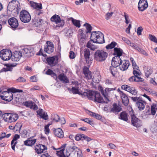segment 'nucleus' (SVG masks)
Instances as JSON below:
<instances>
[{"label":"nucleus","instance_id":"57","mask_svg":"<svg viewBox=\"0 0 157 157\" xmlns=\"http://www.w3.org/2000/svg\"><path fill=\"white\" fill-rule=\"evenodd\" d=\"M113 12L107 13L105 15V18L106 20H109L112 16Z\"/></svg>","mask_w":157,"mask_h":157},{"label":"nucleus","instance_id":"35","mask_svg":"<svg viewBox=\"0 0 157 157\" xmlns=\"http://www.w3.org/2000/svg\"><path fill=\"white\" fill-rule=\"evenodd\" d=\"M30 4L32 7L35 9H42V6L41 4H38L37 3L33 1H30Z\"/></svg>","mask_w":157,"mask_h":157},{"label":"nucleus","instance_id":"16","mask_svg":"<svg viewBox=\"0 0 157 157\" xmlns=\"http://www.w3.org/2000/svg\"><path fill=\"white\" fill-rule=\"evenodd\" d=\"M131 123L136 128H139L142 125V121L136 117L134 115H131Z\"/></svg>","mask_w":157,"mask_h":157},{"label":"nucleus","instance_id":"47","mask_svg":"<svg viewBox=\"0 0 157 157\" xmlns=\"http://www.w3.org/2000/svg\"><path fill=\"white\" fill-rule=\"evenodd\" d=\"M89 114L90 116L95 118L97 119L100 120L101 119V116H100L99 114L95 113H94L90 112Z\"/></svg>","mask_w":157,"mask_h":157},{"label":"nucleus","instance_id":"20","mask_svg":"<svg viewBox=\"0 0 157 157\" xmlns=\"http://www.w3.org/2000/svg\"><path fill=\"white\" fill-rule=\"evenodd\" d=\"M121 88L122 89L130 92L132 94L135 95L137 94V91L134 87L124 85L121 86Z\"/></svg>","mask_w":157,"mask_h":157},{"label":"nucleus","instance_id":"4","mask_svg":"<svg viewBox=\"0 0 157 157\" xmlns=\"http://www.w3.org/2000/svg\"><path fill=\"white\" fill-rule=\"evenodd\" d=\"M68 150L67 157H82V151L76 146L68 147Z\"/></svg>","mask_w":157,"mask_h":157},{"label":"nucleus","instance_id":"29","mask_svg":"<svg viewBox=\"0 0 157 157\" xmlns=\"http://www.w3.org/2000/svg\"><path fill=\"white\" fill-rule=\"evenodd\" d=\"M83 73L86 78L90 79L92 78L93 75L92 73L89 71V69L85 67L83 69Z\"/></svg>","mask_w":157,"mask_h":157},{"label":"nucleus","instance_id":"48","mask_svg":"<svg viewBox=\"0 0 157 157\" xmlns=\"http://www.w3.org/2000/svg\"><path fill=\"white\" fill-rule=\"evenodd\" d=\"M122 40L124 41L127 44L129 45L130 46L132 47H133L135 44L132 42H131L127 38L123 37L122 38Z\"/></svg>","mask_w":157,"mask_h":157},{"label":"nucleus","instance_id":"3","mask_svg":"<svg viewBox=\"0 0 157 157\" xmlns=\"http://www.w3.org/2000/svg\"><path fill=\"white\" fill-rule=\"evenodd\" d=\"M114 61H112V64L115 67L119 66L121 70L124 71L128 69L130 64L128 60H122L121 58L117 57L114 58Z\"/></svg>","mask_w":157,"mask_h":157},{"label":"nucleus","instance_id":"61","mask_svg":"<svg viewBox=\"0 0 157 157\" xmlns=\"http://www.w3.org/2000/svg\"><path fill=\"white\" fill-rule=\"evenodd\" d=\"M83 138L87 142H89L92 140L91 138L84 134H83Z\"/></svg>","mask_w":157,"mask_h":157},{"label":"nucleus","instance_id":"40","mask_svg":"<svg viewBox=\"0 0 157 157\" xmlns=\"http://www.w3.org/2000/svg\"><path fill=\"white\" fill-rule=\"evenodd\" d=\"M120 117L121 119L125 121H127L128 120V116L125 112H123L121 113Z\"/></svg>","mask_w":157,"mask_h":157},{"label":"nucleus","instance_id":"52","mask_svg":"<svg viewBox=\"0 0 157 157\" xmlns=\"http://www.w3.org/2000/svg\"><path fill=\"white\" fill-rule=\"evenodd\" d=\"M133 73V74L136 77H139V76L140 75H141V73L139 70H134Z\"/></svg>","mask_w":157,"mask_h":157},{"label":"nucleus","instance_id":"15","mask_svg":"<svg viewBox=\"0 0 157 157\" xmlns=\"http://www.w3.org/2000/svg\"><path fill=\"white\" fill-rule=\"evenodd\" d=\"M58 57L56 56L48 57L46 59L48 64L51 67L54 66L56 65L58 63Z\"/></svg>","mask_w":157,"mask_h":157},{"label":"nucleus","instance_id":"12","mask_svg":"<svg viewBox=\"0 0 157 157\" xmlns=\"http://www.w3.org/2000/svg\"><path fill=\"white\" fill-rule=\"evenodd\" d=\"M12 56L11 51L8 49H4L0 52V57L3 60H8L11 58Z\"/></svg>","mask_w":157,"mask_h":157},{"label":"nucleus","instance_id":"11","mask_svg":"<svg viewBox=\"0 0 157 157\" xmlns=\"http://www.w3.org/2000/svg\"><path fill=\"white\" fill-rule=\"evenodd\" d=\"M66 145V144H63L60 147L57 149L55 148L53 146L52 148L54 150H58L56 151V154L58 156L60 157H67L66 155H67L68 150V148L66 149V151L64 150Z\"/></svg>","mask_w":157,"mask_h":157},{"label":"nucleus","instance_id":"32","mask_svg":"<svg viewBox=\"0 0 157 157\" xmlns=\"http://www.w3.org/2000/svg\"><path fill=\"white\" fill-rule=\"evenodd\" d=\"M36 141V139H32L31 138H29L24 141V144L25 145L30 146L34 144Z\"/></svg>","mask_w":157,"mask_h":157},{"label":"nucleus","instance_id":"23","mask_svg":"<svg viewBox=\"0 0 157 157\" xmlns=\"http://www.w3.org/2000/svg\"><path fill=\"white\" fill-rule=\"evenodd\" d=\"M22 56V53L19 51L15 52L13 55L12 54L11 58L13 61H19L21 59Z\"/></svg>","mask_w":157,"mask_h":157},{"label":"nucleus","instance_id":"19","mask_svg":"<svg viewBox=\"0 0 157 157\" xmlns=\"http://www.w3.org/2000/svg\"><path fill=\"white\" fill-rule=\"evenodd\" d=\"M148 6L147 0H140L138 4L139 10L143 11L145 10Z\"/></svg>","mask_w":157,"mask_h":157},{"label":"nucleus","instance_id":"18","mask_svg":"<svg viewBox=\"0 0 157 157\" xmlns=\"http://www.w3.org/2000/svg\"><path fill=\"white\" fill-rule=\"evenodd\" d=\"M84 56L88 64L90 65L92 62V59L90 57V52L89 49H85L84 51Z\"/></svg>","mask_w":157,"mask_h":157},{"label":"nucleus","instance_id":"22","mask_svg":"<svg viewBox=\"0 0 157 157\" xmlns=\"http://www.w3.org/2000/svg\"><path fill=\"white\" fill-rule=\"evenodd\" d=\"M116 89V88H106L104 90V95H103V97L104 98L105 100L106 101H105L106 103H108L109 101V94L110 93V91L111 90H114Z\"/></svg>","mask_w":157,"mask_h":157},{"label":"nucleus","instance_id":"27","mask_svg":"<svg viewBox=\"0 0 157 157\" xmlns=\"http://www.w3.org/2000/svg\"><path fill=\"white\" fill-rule=\"evenodd\" d=\"M114 55H117L116 56H115L113 57L112 60V61H114L115 59H114V58H115L117 57H119V58H121V56L122 53H123V51L120 48H115L114 49Z\"/></svg>","mask_w":157,"mask_h":157},{"label":"nucleus","instance_id":"7","mask_svg":"<svg viewBox=\"0 0 157 157\" xmlns=\"http://www.w3.org/2000/svg\"><path fill=\"white\" fill-rule=\"evenodd\" d=\"M108 56V53L103 50H98L95 53L94 58L96 61L101 62L105 61Z\"/></svg>","mask_w":157,"mask_h":157},{"label":"nucleus","instance_id":"31","mask_svg":"<svg viewBox=\"0 0 157 157\" xmlns=\"http://www.w3.org/2000/svg\"><path fill=\"white\" fill-rule=\"evenodd\" d=\"M37 113L40 117L43 119L47 120L48 119V115L42 109H39L37 111Z\"/></svg>","mask_w":157,"mask_h":157},{"label":"nucleus","instance_id":"25","mask_svg":"<svg viewBox=\"0 0 157 157\" xmlns=\"http://www.w3.org/2000/svg\"><path fill=\"white\" fill-rule=\"evenodd\" d=\"M23 54L27 57L33 56V49L31 48H25L22 50Z\"/></svg>","mask_w":157,"mask_h":157},{"label":"nucleus","instance_id":"63","mask_svg":"<svg viewBox=\"0 0 157 157\" xmlns=\"http://www.w3.org/2000/svg\"><path fill=\"white\" fill-rule=\"evenodd\" d=\"M143 28L142 27H139L137 29V33L138 35H140L141 34V32L142 31Z\"/></svg>","mask_w":157,"mask_h":157},{"label":"nucleus","instance_id":"53","mask_svg":"<svg viewBox=\"0 0 157 157\" xmlns=\"http://www.w3.org/2000/svg\"><path fill=\"white\" fill-rule=\"evenodd\" d=\"M124 17L125 19V22L126 24H128L130 22V20L128 14L126 13H124Z\"/></svg>","mask_w":157,"mask_h":157},{"label":"nucleus","instance_id":"46","mask_svg":"<svg viewBox=\"0 0 157 157\" xmlns=\"http://www.w3.org/2000/svg\"><path fill=\"white\" fill-rule=\"evenodd\" d=\"M83 26L86 27V33H90L92 29V27L88 23H86Z\"/></svg>","mask_w":157,"mask_h":157},{"label":"nucleus","instance_id":"51","mask_svg":"<svg viewBox=\"0 0 157 157\" xmlns=\"http://www.w3.org/2000/svg\"><path fill=\"white\" fill-rule=\"evenodd\" d=\"M117 43L115 42H112L110 44L107 45L106 48L107 49H109L114 48L116 45Z\"/></svg>","mask_w":157,"mask_h":157},{"label":"nucleus","instance_id":"5","mask_svg":"<svg viewBox=\"0 0 157 157\" xmlns=\"http://www.w3.org/2000/svg\"><path fill=\"white\" fill-rule=\"evenodd\" d=\"M90 38L91 40L94 43L101 44L104 41V35L99 31L92 32L91 34Z\"/></svg>","mask_w":157,"mask_h":157},{"label":"nucleus","instance_id":"2","mask_svg":"<svg viewBox=\"0 0 157 157\" xmlns=\"http://www.w3.org/2000/svg\"><path fill=\"white\" fill-rule=\"evenodd\" d=\"M16 92H22V90L13 87L10 88L8 89V91L2 92L0 94V97L2 99L10 101L13 99V95L12 93Z\"/></svg>","mask_w":157,"mask_h":157},{"label":"nucleus","instance_id":"59","mask_svg":"<svg viewBox=\"0 0 157 157\" xmlns=\"http://www.w3.org/2000/svg\"><path fill=\"white\" fill-rule=\"evenodd\" d=\"M20 138V136L18 134H15L13 137V140H12V144L14 143L15 141H16L18 139Z\"/></svg>","mask_w":157,"mask_h":157},{"label":"nucleus","instance_id":"39","mask_svg":"<svg viewBox=\"0 0 157 157\" xmlns=\"http://www.w3.org/2000/svg\"><path fill=\"white\" fill-rule=\"evenodd\" d=\"M128 80L130 82H142L143 79L140 77H136L135 76H132L130 77Z\"/></svg>","mask_w":157,"mask_h":157},{"label":"nucleus","instance_id":"64","mask_svg":"<svg viewBox=\"0 0 157 157\" xmlns=\"http://www.w3.org/2000/svg\"><path fill=\"white\" fill-rule=\"evenodd\" d=\"M133 68L134 69L138 70L139 69V67L138 66L136 65L135 62H134L133 63H132Z\"/></svg>","mask_w":157,"mask_h":157},{"label":"nucleus","instance_id":"24","mask_svg":"<svg viewBox=\"0 0 157 157\" xmlns=\"http://www.w3.org/2000/svg\"><path fill=\"white\" fill-rule=\"evenodd\" d=\"M118 91L119 92L123 103L125 106H127L129 102V100L127 96L123 92L120 91L119 89H118Z\"/></svg>","mask_w":157,"mask_h":157},{"label":"nucleus","instance_id":"36","mask_svg":"<svg viewBox=\"0 0 157 157\" xmlns=\"http://www.w3.org/2000/svg\"><path fill=\"white\" fill-rule=\"evenodd\" d=\"M100 75L98 72H97L94 75V76H93V82L95 83H98L100 80Z\"/></svg>","mask_w":157,"mask_h":157},{"label":"nucleus","instance_id":"9","mask_svg":"<svg viewBox=\"0 0 157 157\" xmlns=\"http://www.w3.org/2000/svg\"><path fill=\"white\" fill-rule=\"evenodd\" d=\"M19 17L21 21L25 23L29 22L31 19V15L29 13L24 10H22L20 12Z\"/></svg>","mask_w":157,"mask_h":157},{"label":"nucleus","instance_id":"34","mask_svg":"<svg viewBox=\"0 0 157 157\" xmlns=\"http://www.w3.org/2000/svg\"><path fill=\"white\" fill-rule=\"evenodd\" d=\"M144 70L145 75L147 77H148L152 72V69L150 67H144Z\"/></svg>","mask_w":157,"mask_h":157},{"label":"nucleus","instance_id":"56","mask_svg":"<svg viewBox=\"0 0 157 157\" xmlns=\"http://www.w3.org/2000/svg\"><path fill=\"white\" fill-rule=\"evenodd\" d=\"M134 49H135L137 50L141 54L142 52L144 50L142 49L141 48H139L138 46L136 45H134L133 47Z\"/></svg>","mask_w":157,"mask_h":157},{"label":"nucleus","instance_id":"30","mask_svg":"<svg viewBox=\"0 0 157 157\" xmlns=\"http://www.w3.org/2000/svg\"><path fill=\"white\" fill-rule=\"evenodd\" d=\"M51 21L53 22L58 24L60 22H61V24L62 25H64V23L61 20L60 17L57 15L55 14L53 15L51 18Z\"/></svg>","mask_w":157,"mask_h":157},{"label":"nucleus","instance_id":"28","mask_svg":"<svg viewBox=\"0 0 157 157\" xmlns=\"http://www.w3.org/2000/svg\"><path fill=\"white\" fill-rule=\"evenodd\" d=\"M24 105L35 110H36L38 109L37 105L33 102L31 101L25 102L24 103Z\"/></svg>","mask_w":157,"mask_h":157},{"label":"nucleus","instance_id":"6","mask_svg":"<svg viewBox=\"0 0 157 157\" xmlns=\"http://www.w3.org/2000/svg\"><path fill=\"white\" fill-rule=\"evenodd\" d=\"M72 84L74 85V86L73 87L72 89L70 90L73 94H78L81 95L82 97H86V96L83 95L85 93L87 92H83L81 90V84L78 83L77 81H74L72 82Z\"/></svg>","mask_w":157,"mask_h":157},{"label":"nucleus","instance_id":"49","mask_svg":"<svg viewBox=\"0 0 157 157\" xmlns=\"http://www.w3.org/2000/svg\"><path fill=\"white\" fill-rule=\"evenodd\" d=\"M52 119L56 122H57L60 120L59 116L57 114H52Z\"/></svg>","mask_w":157,"mask_h":157},{"label":"nucleus","instance_id":"50","mask_svg":"<svg viewBox=\"0 0 157 157\" xmlns=\"http://www.w3.org/2000/svg\"><path fill=\"white\" fill-rule=\"evenodd\" d=\"M86 46L91 49L94 50L96 48L95 46H94L92 43L91 41H89L86 44Z\"/></svg>","mask_w":157,"mask_h":157},{"label":"nucleus","instance_id":"55","mask_svg":"<svg viewBox=\"0 0 157 157\" xmlns=\"http://www.w3.org/2000/svg\"><path fill=\"white\" fill-rule=\"evenodd\" d=\"M50 125V124H48L47 125L45 126L44 127V131L45 132V133L46 134H48L49 133L50 130L49 129V127Z\"/></svg>","mask_w":157,"mask_h":157},{"label":"nucleus","instance_id":"8","mask_svg":"<svg viewBox=\"0 0 157 157\" xmlns=\"http://www.w3.org/2000/svg\"><path fill=\"white\" fill-rule=\"evenodd\" d=\"M5 121L9 123L15 122L18 118V115L16 113H5L2 115Z\"/></svg>","mask_w":157,"mask_h":157},{"label":"nucleus","instance_id":"38","mask_svg":"<svg viewBox=\"0 0 157 157\" xmlns=\"http://www.w3.org/2000/svg\"><path fill=\"white\" fill-rule=\"evenodd\" d=\"M59 80L63 83H67L69 82L68 79L67 77L64 74H61L58 76Z\"/></svg>","mask_w":157,"mask_h":157},{"label":"nucleus","instance_id":"13","mask_svg":"<svg viewBox=\"0 0 157 157\" xmlns=\"http://www.w3.org/2000/svg\"><path fill=\"white\" fill-rule=\"evenodd\" d=\"M17 1L15 0H13L9 2L8 6V8L10 10H11L16 11L17 13L19 12L18 7V6Z\"/></svg>","mask_w":157,"mask_h":157},{"label":"nucleus","instance_id":"14","mask_svg":"<svg viewBox=\"0 0 157 157\" xmlns=\"http://www.w3.org/2000/svg\"><path fill=\"white\" fill-rule=\"evenodd\" d=\"M83 32V30L82 29H80L78 30V39L79 43L82 45H83L86 41V36Z\"/></svg>","mask_w":157,"mask_h":157},{"label":"nucleus","instance_id":"17","mask_svg":"<svg viewBox=\"0 0 157 157\" xmlns=\"http://www.w3.org/2000/svg\"><path fill=\"white\" fill-rule=\"evenodd\" d=\"M46 45L44 47V50L45 52L48 54L53 52L54 50V45L53 43L50 41H47Z\"/></svg>","mask_w":157,"mask_h":157},{"label":"nucleus","instance_id":"42","mask_svg":"<svg viewBox=\"0 0 157 157\" xmlns=\"http://www.w3.org/2000/svg\"><path fill=\"white\" fill-rule=\"evenodd\" d=\"M46 74L48 75H51L55 79L57 78V76L56 74L54 73L50 69H48L46 72Z\"/></svg>","mask_w":157,"mask_h":157},{"label":"nucleus","instance_id":"26","mask_svg":"<svg viewBox=\"0 0 157 157\" xmlns=\"http://www.w3.org/2000/svg\"><path fill=\"white\" fill-rule=\"evenodd\" d=\"M8 23L12 28H16L18 25V23L17 20L14 17H12L8 20Z\"/></svg>","mask_w":157,"mask_h":157},{"label":"nucleus","instance_id":"45","mask_svg":"<svg viewBox=\"0 0 157 157\" xmlns=\"http://www.w3.org/2000/svg\"><path fill=\"white\" fill-rule=\"evenodd\" d=\"M71 21L74 25L78 28H79L80 27L81 25L80 21L74 19L73 18H71Z\"/></svg>","mask_w":157,"mask_h":157},{"label":"nucleus","instance_id":"37","mask_svg":"<svg viewBox=\"0 0 157 157\" xmlns=\"http://www.w3.org/2000/svg\"><path fill=\"white\" fill-rule=\"evenodd\" d=\"M121 110V107L117 104L114 103L113 107L111 109V111L113 113L120 112Z\"/></svg>","mask_w":157,"mask_h":157},{"label":"nucleus","instance_id":"33","mask_svg":"<svg viewBox=\"0 0 157 157\" xmlns=\"http://www.w3.org/2000/svg\"><path fill=\"white\" fill-rule=\"evenodd\" d=\"M54 134L56 136L60 138H62L63 137V132L61 129L58 128L56 129L54 132Z\"/></svg>","mask_w":157,"mask_h":157},{"label":"nucleus","instance_id":"41","mask_svg":"<svg viewBox=\"0 0 157 157\" xmlns=\"http://www.w3.org/2000/svg\"><path fill=\"white\" fill-rule=\"evenodd\" d=\"M6 67L3 68L0 70V72H6V71H11L12 69L11 65L6 64Z\"/></svg>","mask_w":157,"mask_h":157},{"label":"nucleus","instance_id":"1","mask_svg":"<svg viewBox=\"0 0 157 157\" xmlns=\"http://www.w3.org/2000/svg\"><path fill=\"white\" fill-rule=\"evenodd\" d=\"M83 95L86 96V97L89 99L94 100V101L98 103H105L106 101L104 98H102L99 93L97 92H94L91 91H87V93H85Z\"/></svg>","mask_w":157,"mask_h":157},{"label":"nucleus","instance_id":"58","mask_svg":"<svg viewBox=\"0 0 157 157\" xmlns=\"http://www.w3.org/2000/svg\"><path fill=\"white\" fill-rule=\"evenodd\" d=\"M149 36L150 40L155 43H157V40L154 36H152V35H149Z\"/></svg>","mask_w":157,"mask_h":157},{"label":"nucleus","instance_id":"43","mask_svg":"<svg viewBox=\"0 0 157 157\" xmlns=\"http://www.w3.org/2000/svg\"><path fill=\"white\" fill-rule=\"evenodd\" d=\"M112 66L110 67L109 70L111 71V73L113 76H115L117 73V71L116 67H115L112 64V62H111Z\"/></svg>","mask_w":157,"mask_h":157},{"label":"nucleus","instance_id":"60","mask_svg":"<svg viewBox=\"0 0 157 157\" xmlns=\"http://www.w3.org/2000/svg\"><path fill=\"white\" fill-rule=\"evenodd\" d=\"M69 53V56L71 59H73L75 57V55L73 52L71 51Z\"/></svg>","mask_w":157,"mask_h":157},{"label":"nucleus","instance_id":"10","mask_svg":"<svg viewBox=\"0 0 157 157\" xmlns=\"http://www.w3.org/2000/svg\"><path fill=\"white\" fill-rule=\"evenodd\" d=\"M131 98L133 101L136 102V106L138 108L139 110L141 111L144 109L145 102L142 100L141 98L131 97Z\"/></svg>","mask_w":157,"mask_h":157},{"label":"nucleus","instance_id":"62","mask_svg":"<svg viewBox=\"0 0 157 157\" xmlns=\"http://www.w3.org/2000/svg\"><path fill=\"white\" fill-rule=\"evenodd\" d=\"M27 131L26 130H24L23 131L22 133H21V135L23 137H27Z\"/></svg>","mask_w":157,"mask_h":157},{"label":"nucleus","instance_id":"44","mask_svg":"<svg viewBox=\"0 0 157 157\" xmlns=\"http://www.w3.org/2000/svg\"><path fill=\"white\" fill-rule=\"evenodd\" d=\"M20 92H16L15 93H13V99L14 101L16 102H18L19 101V98L20 96L18 93Z\"/></svg>","mask_w":157,"mask_h":157},{"label":"nucleus","instance_id":"54","mask_svg":"<svg viewBox=\"0 0 157 157\" xmlns=\"http://www.w3.org/2000/svg\"><path fill=\"white\" fill-rule=\"evenodd\" d=\"M83 134H77L75 137V139L77 141H79L83 138Z\"/></svg>","mask_w":157,"mask_h":157},{"label":"nucleus","instance_id":"21","mask_svg":"<svg viewBox=\"0 0 157 157\" xmlns=\"http://www.w3.org/2000/svg\"><path fill=\"white\" fill-rule=\"evenodd\" d=\"M47 149V147L45 145L42 144L37 145L35 148L36 152L38 154L46 152Z\"/></svg>","mask_w":157,"mask_h":157}]
</instances>
